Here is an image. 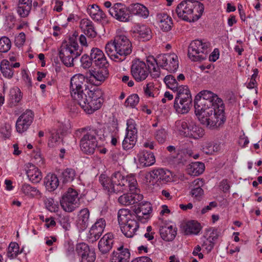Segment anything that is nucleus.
<instances>
[{"instance_id": "1", "label": "nucleus", "mask_w": 262, "mask_h": 262, "mask_svg": "<svg viewBox=\"0 0 262 262\" xmlns=\"http://www.w3.org/2000/svg\"><path fill=\"white\" fill-rule=\"evenodd\" d=\"M87 84V79L83 75L76 74L71 79L70 92L73 99L84 112L91 114L101 107L103 99L100 90H90Z\"/></svg>"}, {"instance_id": "2", "label": "nucleus", "mask_w": 262, "mask_h": 262, "mask_svg": "<svg viewBox=\"0 0 262 262\" xmlns=\"http://www.w3.org/2000/svg\"><path fill=\"white\" fill-rule=\"evenodd\" d=\"M99 181L104 189L109 193H118L135 190L138 184L133 175L124 176L120 172H114L111 178L101 174Z\"/></svg>"}, {"instance_id": "3", "label": "nucleus", "mask_w": 262, "mask_h": 262, "mask_svg": "<svg viewBox=\"0 0 262 262\" xmlns=\"http://www.w3.org/2000/svg\"><path fill=\"white\" fill-rule=\"evenodd\" d=\"M105 49L106 54L112 60L121 62L132 53V45L124 33L118 32L114 40L106 44Z\"/></svg>"}, {"instance_id": "4", "label": "nucleus", "mask_w": 262, "mask_h": 262, "mask_svg": "<svg viewBox=\"0 0 262 262\" xmlns=\"http://www.w3.org/2000/svg\"><path fill=\"white\" fill-rule=\"evenodd\" d=\"M204 10L203 4L196 0H184L175 9L177 16L185 21L194 22L202 16ZM174 15V13H173Z\"/></svg>"}, {"instance_id": "5", "label": "nucleus", "mask_w": 262, "mask_h": 262, "mask_svg": "<svg viewBox=\"0 0 262 262\" xmlns=\"http://www.w3.org/2000/svg\"><path fill=\"white\" fill-rule=\"evenodd\" d=\"M149 67H152L151 76L154 78H158L160 75L159 67L174 72L179 67L178 56L174 53L159 55L156 58L149 56L147 58Z\"/></svg>"}, {"instance_id": "6", "label": "nucleus", "mask_w": 262, "mask_h": 262, "mask_svg": "<svg viewBox=\"0 0 262 262\" xmlns=\"http://www.w3.org/2000/svg\"><path fill=\"white\" fill-rule=\"evenodd\" d=\"M224 105L213 107L195 113L201 124L209 129H213L220 127L225 122Z\"/></svg>"}, {"instance_id": "7", "label": "nucleus", "mask_w": 262, "mask_h": 262, "mask_svg": "<svg viewBox=\"0 0 262 262\" xmlns=\"http://www.w3.org/2000/svg\"><path fill=\"white\" fill-rule=\"evenodd\" d=\"M75 134L77 137L82 136L80 144L81 150L86 154H93L97 146L96 137L100 136L101 138L99 131L89 127L82 128L77 129Z\"/></svg>"}, {"instance_id": "8", "label": "nucleus", "mask_w": 262, "mask_h": 262, "mask_svg": "<svg viewBox=\"0 0 262 262\" xmlns=\"http://www.w3.org/2000/svg\"><path fill=\"white\" fill-rule=\"evenodd\" d=\"M223 105L222 100L216 94L209 91H202L195 98V113Z\"/></svg>"}, {"instance_id": "9", "label": "nucleus", "mask_w": 262, "mask_h": 262, "mask_svg": "<svg viewBox=\"0 0 262 262\" xmlns=\"http://www.w3.org/2000/svg\"><path fill=\"white\" fill-rule=\"evenodd\" d=\"M81 54V50L74 39L63 42L59 51V56L62 63L67 67L74 66V60Z\"/></svg>"}, {"instance_id": "10", "label": "nucleus", "mask_w": 262, "mask_h": 262, "mask_svg": "<svg viewBox=\"0 0 262 262\" xmlns=\"http://www.w3.org/2000/svg\"><path fill=\"white\" fill-rule=\"evenodd\" d=\"M208 48V43L203 42L201 40H193L188 47V56L193 61L203 60L207 57Z\"/></svg>"}, {"instance_id": "11", "label": "nucleus", "mask_w": 262, "mask_h": 262, "mask_svg": "<svg viewBox=\"0 0 262 262\" xmlns=\"http://www.w3.org/2000/svg\"><path fill=\"white\" fill-rule=\"evenodd\" d=\"M147 65L144 61L139 59L133 61L131 66V73L133 77L137 82L144 80L147 77L150 69V73L152 72V67L149 66V63L146 61Z\"/></svg>"}, {"instance_id": "12", "label": "nucleus", "mask_w": 262, "mask_h": 262, "mask_svg": "<svg viewBox=\"0 0 262 262\" xmlns=\"http://www.w3.org/2000/svg\"><path fill=\"white\" fill-rule=\"evenodd\" d=\"M78 195V193L76 190L72 188L68 189L60 200V205L64 211L71 212L78 207L79 205Z\"/></svg>"}, {"instance_id": "13", "label": "nucleus", "mask_w": 262, "mask_h": 262, "mask_svg": "<svg viewBox=\"0 0 262 262\" xmlns=\"http://www.w3.org/2000/svg\"><path fill=\"white\" fill-rule=\"evenodd\" d=\"M34 113L30 110H27L17 119L15 128L20 134L26 132L32 124L34 119Z\"/></svg>"}, {"instance_id": "14", "label": "nucleus", "mask_w": 262, "mask_h": 262, "mask_svg": "<svg viewBox=\"0 0 262 262\" xmlns=\"http://www.w3.org/2000/svg\"><path fill=\"white\" fill-rule=\"evenodd\" d=\"M110 15L117 20L122 22H127L129 19V11L124 4L116 3L108 9Z\"/></svg>"}, {"instance_id": "15", "label": "nucleus", "mask_w": 262, "mask_h": 262, "mask_svg": "<svg viewBox=\"0 0 262 262\" xmlns=\"http://www.w3.org/2000/svg\"><path fill=\"white\" fill-rule=\"evenodd\" d=\"M127 191L130 193L124 194L118 198V202L121 205L128 206L134 204L143 199V195L139 193V189L137 188V185L135 190H128Z\"/></svg>"}, {"instance_id": "16", "label": "nucleus", "mask_w": 262, "mask_h": 262, "mask_svg": "<svg viewBox=\"0 0 262 262\" xmlns=\"http://www.w3.org/2000/svg\"><path fill=\"white\" fill-rule=\"evenodd\" d=\"M76 251L81 257V262H94L95 255L93 251L90 250L88 245L84 243H80L77 245Z\"/></svg>"}, {"instance_id": "17", "label": "nucleus", "mask_w": 262, "mask_h": 262, "mask_svg": "<svg viewBox=\"0 0 262 262\" xmlns=\"http://www.w3.org/2000/svg\"><path fill=\"white\" fill-rule=\"evenodd\" d=\"M152 211L151 205L149 202L139 203L137 208H135V218L141 222H145L149 218Z\"/></svg>"}, {"instance_id": "18", "label": "nucleus", "mask_w": 262, "mask_h": 262, "mask_svg": "<svg viewBox=\"0 0 262 262\" xmlns=\"http://www.w3.org/2000/svg\"><path fill=\"white\" fill-rule=\"evenodd\" d=\"M105 221L103 218L98 219L89 231V238L92 242L96 241L102 235L105 227Z\"/></svg>"}, {"instance_id": "19", "label": "nucleus", "mask_w": 262, "mask_h": 262, "mask_svg": "<svg viewBox=\"0 0 262 262\" xmlns=\"http://www.w3.org/2000/svg\"><path fill=\"white\" fill-rule=\"evenodd\" d=\"M114 235L108 233L100 239L98 243V249L102 254L108 253L113 247L114 244Z\"/></svg>"}, {"instance_id": "20", "label": "nucleus", "mask_w": 262, "mask_h": 262, "mask_svg": "<svg viewBox=\"0 0 262 262\" xmlns=\"http://www.w3.org/2000/svg\"><path fill=\"white\" fill-rule=\"evenodd\" d=\"M130 253L127 248L121 245L114 251L112 254L110 262H129Z\"/></svg>"}, {"instance_id": "21", "label": "nucleus", "mask_w": 262, "mask_h": 262, "mask_svg": "<svg viewBox=\"0 0 262 262\" xmlns=\"http://www.w3.org/2000/svg\"><path fill=\"white\" fill-rule=\"evenodd\" d=\"M137 160L141 167H148L153 165L156 161L154 154L146 150L139 151L137 156Z\"/></svg>"}, {"instance_id": "22", "label": "nucleus", "mask_w": 262, "mask_h": 262, "mask_svg": "<svg viewBox=\"0 0 262 262\" xmlns=\"http://www.w3.org/2000/svg\"><path fill=\"white\" fill-rule=\"evenodd\" d=\"M90 57L93 63L96 66L102 68L107 64V62L104 53L97 48H93L91 51Z\"/></svg>"}, {"instance_id": "23", "label": "nucleus", "mask_w": 262, "mask_h": 262, "mask_svg": "<svg viewBox=\"0 0 262 262\" xmlns=\"http://www.w3.org/2000/svg\"><path fill=\"white\" fill-rule=\"evenodd\" d=\"M20 67L19 62L11 63L8 60H3L1 63V71L5 78L10 79L14 75L13 68H17Z\"/></svg>"}, {"instance_id": "24", "label": "nucleus", "mask_w": 262, "mask_h": 262, "mask_svg": "<svg viewBox=\"0 0 262 262\" xmlns=\"http://www.w3.org/2000/svg\"><path fill=\"white\" fill-rule=\"evenodd\" d=\"M136 219L134 218L132 220H129L127 223L120 226L122 232L127 237H132L139 227Z\"/></svg>"}, {"instance_id": "25", "label": "nucleus", "mask_w": 262, "mask_h": 262, "mask_svg": "<svg viewBox=\"0 0 262 262\" xmlns=\"http://www.w3.org/2000/svg\"><path fill=\"white\" fill-rule=\"evenodd\" d=\"M187 97L185 99H175L173 106L177 113L183 114L187 113L189 111L192 98Z\"/></svg>"}, {"instance_id": "26", "label": "nucleus", "mask_w": 262, "mask_h": 262, "mask_svg": "<svg viewBox=\"0 0 262 262\" xmlns=\"http://www.w3.org/2000/svg\"><path fill=\"white\" fill-rule=\"evenodd\" d=\"M219 236L218 232L216 229L214 228H209L206 230L204 237L206 240L204 242L202 246H205L208 243L209 246L206 247L208 251H210L214 246L213 242L215 241Z\"/></svg>"}, {"instance_id": "27", "label": "nucleus", "mask_w": 262, "mask_h": 262, "mask_svg": "<svg viewBox=\"0 0 262 262\" xmlns=\"http://www.w3.org/2000/svg\"><path fill=\"white\" fill-rule=\"evenodd\" d=\"M157 21L160 29L164 32L171 29L172 24L171 18L165 13H159L157 15Z\"/></svg>"}, {"instance_id": "28", "label": "nucleus", "mask_w": 262, "mask_h": 262, "mask_svg": "<svg viewBox=\"0 0 262 262\" xmlns=\"http://www.w3.org/2000/svg\"><path fill=\"white\" fill-rule=\"evenodd\" d=\"M177 228L172 225L162 226L160 229L161 238L167 242L173 241L177 235Z\"/></svg>"}, {"instance_id": "29", "label": "nucleus", "mask_w": 262, "mask_h": 262, "mask_svg": "<svg viewBox=\"0 0 262 262\" xmlns=\"http://www.w3.org/2000/svg\"><path fill=\"white\" fill-rule=\"evenodd\" d=\"M26 173L30 181L34 183H39L42 178L41 172L39 169L31 164H29Z\"/></svg>"}, {"instance_id": "30", "label": "nucleus", "mask_w": 262, "mask_h": 262, "mask_svg": "<svg viewBox=\"0 0 262 262\" xmlns=\"http://www.w3.org/2000/svg\"><path fill=\"white\" fill-rule=\"evenodd\" d=\"M80 27L83 33L88 37L94 38L97 35L93 23L89 19H82L80 21Z\"/></svg>"}, {"instance_id": "31", "label": "nucleus", "mask_w": 262, "mask_h": 262, "mask_svg": "<svg viewBox=\"0 0 262 262\" xmlns=\"http://www.w3.org/2000/svg\"><path fill=\"white\" fill-rule=\"evenodd\" d=\"M129 12L144 18L149 15V11L146 7L139 3L132 4L128 7Z\"/></svg>"}, {"instance_id": "32", "label": "nucleus", "mask_w": 262, "mask_h": 262, "mask_svg": "<svg viewBox=\"0 0 262 262\" xmlns=\"http://www.w3.org/2000/svg\"><path fill=\"white\" fill-rule=\"evenodd\" d=\"M90 212L88 208L81 209L78 214L77 226L81 230H84L89 224Z\"/></svg>"}, {"instance_id": "33", "label": "nucleus", "mask_w": 262, "mask_h": 262, "mask_svg": "<svg viewBox=\"0 0 262 262\" xmlns=\"http://www.w3.org/2000/svg\"><path fill=\"white\" fill-rule=\"evenodd\" d=\"M90 78L95 85H99L104 81L108 75V72L105 69L93 71L90 74Z\"/></svg>"}, {"instance_id": "34", "label": "nucleus", "mask_w": 262, "mask_h": 262, "mask_svg": "<svg viewBox=\"0 0 262 262\" xmlns=\"http://www.w3.org/2000/svg\"><path fill=\"white\" fill-rule=\"evenodd\" d=\"M32 0H19L17 11L21 17L29 15L32 8Z\"/></svg>"}, {"instance_id": "35", "label": "nucleus", "mask_w": 262, "mask_h": 262, "mask_svg": "<svg viewBox=\"0 0 262 262\" xmlns=\"http://www.w3.org/2000/svg\"><path fill=\"white\" fill-rule=\"evenodd\" d=\"M188 133L186 134V137H191L194 139H198L203 137L204 134V130L202 128L197 126L193 122L189 123V128Z\"/></svg>"}, {"instance_id": "36", "label": "nucleus", "mask_w": 262, "mask_h": 262, "mask_svg": "<svg viewBox=\"0 0 262 262\" xmlns=\"http://www.w3.org/2000/svg\"><path fill=\"white\" fill-rule=\"evenodd\" d=\"M44 183L46 189L49 191L55 190L59 185V181L54 174H48L45 178Z\"/></svg>"}, {"instance_id": "37", "label": "nucleus", "mask_w": 262, "mask_h": 262, "mask_svg": "<svg viewBox=\"0 0 262 262\" xmlns=\"http://www.w3.org/2000/svg\"><path fill=\"white\" fill-rule=\"evenodd\" d=\"M134 32L138 34L143 41L148 40L151 38V31L146 25H137Z\"/></svg>"}, {"instance_id": "38", "label": "nucleus", "mask_w": 262, "mask_h": 262, "mask_svg": "<svg viewBox=\"0 0 262 262\" xmlns=\"http://www.w3.org/2000/svg\"><path fill=\"white\" fill-rule=\"evenodd\" d=\"M205 170V165L202 162L191 163L188 166L187 172L191 176H197L202 174Z\"/></svg>"}, {"instance_id": "39", "label": "nucleus", "mask_w": 262, "mask_h": 262, "mask_svg": "<svg viewBox=\"0 0 262 262\" xmlns=\"http://www.w3.org/2000/svg\"><path fill=\"white\" fill-rule=\"evenodd\" d=\"M88 11L92 18L96 21H100L105 16L103 12L96 5L90 6Z\"/></svg>"}, {"instance_id": "40", "label": "nucleus", "mask_w": 262, "mask_h": 262, "mask_svg": "<svg viewBox=\"0 0 262 262\" xmlns=\"http://www.w3.org/2000/svg\"><path fill=\"white\" fill-rule=\"evenodd\" d=\"M134 218H135V215L132 214L128 209H121L118 212V221L120 226L127 223L129 220Z\"/></svg>"}, {"instance_id": "41", "label": "nucleus", "mask_w": 262, "mask_h": 262, "mask_svg": "<svg viewBox=\"0 0 262 262\" xmlns=\"http://www.w3.org/2000/svg\"><path fill=\"white\" fill-rule=\"evenodd\" d=\"M21 191L24 195L30 198L37 196L40 194L39 191L36 187L26 183L22 185Z\"/></svg>"}, {"instance_id": "42", "label": "nucleus", "mask_w": 262, "mask_h": 262, "mask_svg": "<svg viewBox=\"0 0 262 262\" xmlns=\"http://www.w3.org/2000/svg\"><path fill=\"white\" fill-rule=\"evenodd\" d=\"M156 176V180L160 181L163 182H167L171 180V172L163 168L154 170Z\"/></svg>"}, {"instance_id": "43", "label": "nucleus", "mask_w": 262, "mask_h": 262, "mask_svg": "<svg viewBox=\"0 0 262 262\" xmlns=\"http://www.w3.org/2000/svg\"><path fill=\"white\" fill-rule=\"evenodd\" d=\"M176 93L175 99H185V98H191L190 91L186 85H178L176 90L173 91Z\"/></svg>"}, {"instance_id": "44", "label": "nucleus", "mask_w": 262, "mask_h": 262, "mask_svg": "<svg viewBox=\"0 0 262 262\" xmlns=\"http://www.w3.org/2000/svg\"><path fill=\"white\" fill-rule=\"evenodd\" d=\"M201 230L200 224L196 221H192L187 223L185 232L187 234H198Z\"/></svg>"}, {"instance_id": "45", "label": "nucleus", "mask_w": 262, "mask_h": 262, "mask_svg": "<svg viewBox=\"0 0 262 262\" xmlns=\"http://www.w3.org/2000/svg\"><path fill=\"white\" fill-rule=\"evenodd\" d=\"M220 149L219 144L211 142L205 143L202 147L203 151L207 155H212Z\"/></svg>"}, {"instance_id": "46", "label": "nucleus", "mask_w": 262, "mask_h": 262, "mask_svg": "<svg viewBox=\"0 0 262 262\" xmlns=\"http://www.w3.org/2000/svg\"><path fill=\"white\" fill-rule=\"evenodd\" d=\"M175 125L180 134L185 137H186V133H188L187 131H188L189 124H188L185 120H180L177 121Z\"/></svg>"}, {"instance_id": "47", "label": "nucleus", "mask_w": 262, "mask_h": 262, "mask_svg": "<svg viewBox=\"0 0 262 262\" xmlns=\"http://www.w3.org/2000/svg\"><path fill=\"white\" fill-rule=\"evenodd\" d=\"M61 139L59 133L56 130L51 132V136L50 137L48 145L50 147H54L59 145Z\"/></svg>"}, {"instance_id": "48", "label": "nucleus", "mask_w": 262, "mask_h": 262, "mask_svg": "<svg viewBox=\"0 0 262 262\" xmlns=\"http://www.w3.org/2000/svg\"><path fill=\"white\" fill-rule=\"evenodd\" d=\"M164 81L167 86L172 91L176 90L179 85L178 82L174 77L171 75H167L164 79Z\"/></svg>"}, {"instance_id": "49", "label": "nucleus", "mask_w": 262, "mask_h": 262, "mask_svg": "<svg viewBox=\"0 0 262 262\" xmlns=\"http://www.w3.org/2000/svg\"><path fill=\"white\" fill-rule=\"evenodd\" d=\"M19 253V246L16 243H11L8 248L7 256L10 259H13Z\"/></svg>"}, {"instance_id": "50", "label": "nucleus", "mask_w": 262, "mask_h": 262, "mask_svg": "<svg viewBox=\"0 0 262 262\" xmlns=\"http://www.w3.org/2000/svg\"><path fill=\"white\" fill-rule=\"evenodd\" d=\"M62 176L64 182H72L75 176V171L72 168H67L62 172Z\"/></svg>"}, {"instance_id": "51", "label": "nucleus", "mask_w": 262, "mask_h": 262, "mask_svg": "<svg viewBox=\"0 0 262 262\" xmlns=\"http://www.w3.org/2000/svg\"><path fill=\"white\" fill-rule=\"evenodd\" d=\"M11 42L8 37L3 36L0 39V52L6 53L11 48Z\"/></svg>"}, {"instance_id": "52", "label": "nucleus", "mask_w": 262, "mask_h": 262, "mask_svg": "<svg viewBox=\"0 0 262 262\" xmlns=\"http://www.w3.org/2000/svg\"><path fill=\"white\" fill-rule=\"evenodd\" d=\"M139 102V97L137 94H133L130 95L125 101L124 105L126 107L130 106L135 107Z\"/></svg>"}, {"instance_id": "53", "label": "nucleus", "mask_w": 262, "mask_h": 262, "mask_svg": "<svg viewBox=\"0 0 262 262\" xmlns=\"http://www.w3.org/2000/svg\"><path fill=\"white\" fill-rule=\"evenodd\" d=\"M10 95L12 103H14V105L18 103L22 98L20 90L17 88H14L10 91Z\"/></svg>"}, {"instance_id": "54", "label": "nucleus", "mask_w": 262, "mask_h": 262, "mask_svg": "<svg viewBox=\"0 0 262 262\" xmlns=\"http://www.w3.org/2000/svg\"><path fill=\"white\" fill-rule=\"evenodd\" d=\"M156 140L161 143H164L166 139L167 134L165 129L161 128L157 130L155 134Z\"/></svg>"}, {"instance_id": "55", "label": "nucleus", "mask_w": 262, "mask_h": 262, "mask_svg": "<svg viewBox=\"0 0 262 262\" xmlns=\"http://www.w3.org/2000/svg\"><path fill=\"white\" fill-rule=\"evenodd\" d=\"M136 141L129 139L128 137H125L122 142V147L125 150L132 149L136 144Z\"/></svg>"}, {"instance_id": "56", "label": "nucleus", "mask_w": 262, "mask_h": 262, "mask_svg": "<svg viewBox=\"0 0 262 262\" xmlns=\"http://www.w3.org/2000/svg\"><path fill=\"white\" fill-rule=\"evenodd\" d=\"M80 61L81 66L84 69L89 68L93 63L91 57H89L87 55H83L81 58Z\"/></svg>"}, {"instance_id": "57", "label": "nucleus", "mask_w": 262, "mask_h": 262, "mask_svg": "<svg viewBox=\"0 0 262 262\" xmlns=\"http://www.w3.org/2000/svg\"><path fill=\"white\" fill-rule=\"evenodd\" d=\"M204 194V191L199 186L197 188H192L190 192L191 196L196 199H200Z\"/></svg>"}, {"instance_id": "58", "label": "nucleus", "mask_w": 262, "mask_h": 262, "mask_svg": "<svg viewBox=\"0 0 262 262\" xmlns=\"http://www.w3.org/2000/svg\"><path fill=\"white\" fill-rule=\"evenodd\" d=\"M46 208L51 212H55L57 210V206L55 204L54 200L52 198L47 199L45 201Z\"/></svg>"}, {"instance_id": "59", "label": "nucleus", "mask_w": 262, "mask_h": 262, "mask_svg": "<svg viewBox=\"0 0 262 262\" xmlns=\"http://www.w3.org/2000/svg\"><path fill=\"white\" fill-rule=\"evenodd\" d=\"M154 89L153 83L149 82L145 85L143 88L144 94L148 97H153L152 91Z\"/></svg>"}, {"instance_id": "60", "label": "nucleus", "mask_w": 262, "mask_h": 262, "mask_svg": "<svg viewBox=\"0 0 262 262\" xmlns=\"http://www.w3.org/2000/svg\"><path fill=\"white\" fill-rule=\"evenodd\" d=\"M26 35L23 32L20 33L15 38V43L17 46H22L25 42Z\"/></svg>"}, {"instance_id": "61", "label": "nucleus", "mask_w": 262, "mask_h": 262, "mask_svg": "<svg viewBox=\"0 0 262 262\" xmlns=\"http://www.w3.org/2000/svg\"><path fill=\"white\" fill-rule=\"evenodd\" d=\"M127 127L126 128V132H132L135 130L136 133H137V129L136 127L135 122L133 120L128 121L127 123Z\"/></svg>"}, {"instance_id": "62", "label": "nucleus", "mask_w": 262, "mask_h": 262, "mask_svg": "<svg viewBox=\"0 0 262 262\" xmlns=\"http://www.w3.org/2000/svg\"><path fill=\"white\" fill-rule=\"evenodd\" d=\"M220 187L223 191L226 192L229 190L230 186L227 180H223L220 183Z\"/></svg>"}, {"instance_id": "63", "label": "nucleus", "mask_w": 262, "mask_h": 262, "mask_svg": "<svg viewBox=\"0 0 262 262\" xmlns=\"http://www.w3.org/2000/svg\"><path fill=\"white\" fill-rule=\"evenodd\" d=\"M154 174H155L154 170L146 174L145 179L147 183H150L154 180H156V176Z\"/></svg>"}, {"instance_id": "64", "label": "nucleus", "mask_w": 262, "mask_h": 262, "mask_svg": "<svg viewBox=\"0 0 262 262\" xmlns=\"http://www.w3.org/2000/svg\"><path fill=\"white\" fill-rule=\"evenodd\" d=\"M132 262H152V260L148 257L142 256L134 259Z\"/></svg>"}]
</instances>
